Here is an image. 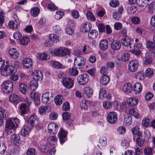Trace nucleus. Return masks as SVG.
<instances>
[{"instance_id":"obj_62","label":"nucleus","mask_w":155,"mask_h":155,"mask_svg":"<svg viewBox=\"0 0 155 155\" xmlns=\"http://www.w3.org/2000/svg\"><path fill=\"white\" fill-rule=\"evenodd\" d=\"M46 22V19L45 18H41L38 22V25L39 28L44 26Z\"/></svg>"},{"instance_id":"obj_18","label":"nucleus","mask_w":155,"mask_h":155,"mask_svg":"<svg viewBox=\"0 0 155 155\" xmlns=\"http://www.w3.org/2000/svg\"><path fill=\"white\" fill-rule=\"evenodd\" d=\"M51 110V107L50 106H41L38 109V112L41 114H45L49 112Z\"/></svg>"},{"instance_id":"obj_39","label":"nucleus","mask_w":155,"mask_h":155,"mask_svg":"<svg viewBox=\"0 0 155 155\" xmlns=\"http://www.w3.org/2000/svg\"><path fill=\"white\" fill-rule=\"evenodd\" d=\"M51 66L56 68H64V67L60 62L57 61H53L51 62Z\"/></svg>"},{"instance_id":"obj_38","label":"nucleus","mask_w":155,"mask_h":155,"mask_svg":"<svg viewBox=\"0 0 155 155\" xmlns=\"http://www.w3.org/2000/svg\"><path fill=\"white\" fill-rule=\"evenodd\" d=\"M134 77L139 80H143L145 78V75L143 72L138 71L135 73Z\"/></svg>"},{"instance_id":"obj_26","label":"nucleus","mask_w":155,"mask_h":155,"mask_svg":"<svg viewBox=\"0 0 155 155\" xmlns=\"http://www.w3.org/2000/svg\"><path fill=\"white\" fill-rule=\"evenodd\" d=\"M108 43L107 41L105 39H102L101 41L99 43V48L103 51L105 50L108 48Z\"/></svg>"},{"instance_id":"obj_8","label":"nucleus","mask_w":155,"mask_h":155,"mask_svg":"<svg viewBox=\"0 0 155 155\" xmlns=\"http://www.w3.org/2000/svg\"><path fill=\"white\" fill-rule=\"evenodd\" d=\"M77 80L79 84L81 85L85 84L89 80V76L86 74L79 75L77 77Z\"/></svg>"},{"instance_id":"obj_45","label":"nucleus","mask_w":155,"mask_h":155,"mask_svg":"<svg viewBox=\"0 0 155 155\" xmlns=\"http://www.w3.org/2000/svg\"><path fill=\"white\" fill-rule=\"evenodd\" d=\"M154 74V72L153 69L151 68H148L145 72V76L148 78L152 77Z\"/></svg>"},{"instance_id":"obj_52","label":"nucleus","mask_w":155,"mask_h":155,"mask_svg":"<svg viewBox=\"0 0 155 155\" xmlns=\"http://www.w3.org/2000/svg\"><path fill=\"white\" fill-rule=\"evenodd\" d=\"M7 112L4 108L0 107V117L3 118H6L8 117Z\"/></svg>"},{"instance_id":"obj_61","label":"nucleus","mask_w":155,"mask_h":155,"mask_svg":"<svg viewBox=\"0 0 155 155\" xmlns=\"http://www.w3.org/2000/svg\"><path fill=\"white\" fill-rule=\"evenodd\" d=\"M106 91L104 88H101L99 91V97L102 98L103 97H104L106 95Z\"/></svg>"},{"instance_id":"obj_28","label":"nucleus","mask_w":155,"mask_h":155,"mask_svg":"<svg viewBox=\"0 0 155 155\" xmlns=\"http://www.w3.org/2000/svg\"><path fill=\"white\" fill-rule=\"evenodd\" d=\"M28 87L27 85L23 83H20L19 85V90L20 91L22 94H26L28 91Z\"/></svg>"},{"instance_id":"obj_64","label":"nucleus","mask_w":155,"mask_h":155,"mask_svg":"<svg viewBox=\"0 0 155 155\" xmlns=\"http://www.w3.org/2000/svg\"><path fill=\"white\" fill-rule=\"evenodd\" d=\"M136 8L134 6L130 7L127 9V12L131 15L134 14L136 12Z\"/></svg>"},{"instance_id":"obj_25","label":"nucleus","mask_w":155,"mask_h":155,"mask_svg":"<svg viewBox=\"0 0 155 155\" xmlns=\"http://www.w3.org/2000/svg\"><path fill=\"white\" fill-rule=\"evenodd\" d=\"M37 119L35 115L33 114L31 115L28 119V123L32 127H34L35 125V122Z\"/></svg>"},{"instance_id":"obj_3","label":"nucleus","mask_w":155,"mask_h":155,"mask_svg":"<svg viewBox=\"0 0 155 155\" xmlns=\"http://www.w3.org/2000/svg\"><path fill=\"white\" fill-rule=\"evenodd\" d=\"M16 127L12 119L8 120L6 122L5 130L8 134H11L12 130H14Z\"/></svg>"},{"instance_id":"obj_22","label":"nucleus","mask_w":155,"mask_h":155,"mask_svg":"<svg viewBox=\"0 0 155 155\" xmlns=\"http://www.w3.org/2000/svg\"><path fill=\"white\" fill-rule=\"evenodd\" d=\"M100 83L104 85H107L110 82L109 77L106 75H104L100 78Z\"/></svg>"},{"instance_id":"obj_56","label":"nucleus","mask_w":155,"mask_h":155,"mask_svg":"<svg viewBox=\"0 0 155 155\" xmlns=\"http://www.w3.org/2000/svg\"><path fill=\"white\" fill-rule=\"evenodd\" d=\"M48 8L51 11H54L57 10L58 7L56 6L54 3H51L48 5Z\"/></svg>"},{"instance_id":"obj_7","label":"nucleus","mask_w":155,"mask_h":155,"mask_svg":"<svg viewBox=\"0 0 155 155\" xmlns=\"http://www.w3.org/2000/svg\"><path fill=\"white\" fill-rule=\"evenodd\" d=\"M13 17L15 19L14 21H9L8 23V26L11 28L16 29L19 27V21L16 14H13Z\"/></svg>"},{"instance_id":"obj_21","label":"nucleus","mask_w":155,"mask_h":155,"mask_svg":"<svg viewBox=\"0 0 155 155\" xmlns=\"http://www.w3.org/2000/svg\"><path fill=\"white\" fill-rule=\"evenodd\" d=\"M142 89V85L139 83H137L134 85L133 90L136 94H139Z\"/></svg>"},{"instance_id":"obj_31","label":"nucleus","mask_w":155,"mask_h":155,"mask_svg":"<svg viewBox=\"0 0 155 155\" xmlns=\"http://www.w3.org/2000/svg\"><path fill=\"white\" fill-rule=\"evenodd\" d=\"M150 2V0H136L137 4L139 6L144 7L147 6Z\"/></svg>"},{"instance_id":"obj_13","label":"nucleus","mask_w":155,"mask_h":155,"mask_svg":"<svg viewBox=\"0 0 155 155\" xmlns=\"http://www.w3.org/2000/svg\"><path fill=\"white\" fill-rule=\"evenodd\" d=\"M67 133L62 128L60 129L58 135L61 144H62L65 142V138L67 137Z\"/></svg>"},{"instance_id":"obj_50","label":"nucleus","mask_w":155,"mask_h":155,"mask_svg":"<svg viewBox=\"0 0 155 155\" xmlns=\"http://www.w3.org/2000/svg\"><path fill=\"white\" fill-rule=\"evenodd\" d=\"M89 102L85 100H82L80 103V105L82 109L86 110L88 109Z\"/></svg>"},{"instance_id":"obj_27","label":"nucleus","mask_w":155,"mask_h":155,"mask_svg":"<svg viewBox=\"0 0 155 155\" xmlns=\"http://www.w3.org/2000/svg\"><path fill=\"white\" fill-rule=\"evenodd\" d=\"M138 102V100L135 97H130L127 100V104L130 106L136 105Z\"/></svg>"},{"instance_id":"obj_11","label":"nucleus","mask_w":155,"mask_h":155,"mask_svg":"<svg viewBox=\"0 0 155 155\" xmlns=\"http://www.w3.org/2000/svg\"><path fill=\"white\" fill-rule=\"evenodd\" d=\"M59 128V127L53 122L50 123L48 125V130L50 134H56Z\"/></svg>"},{"instance_id":"obj_59","label":"nucleus","mask_w":155,"mask_h":155,"mask_svg":"<svg viewBox=\"0 0 155 155\" xmlns=\"http://www.w3.org/2000/svg\"><path fill=\"white\" fill-rule=\"evenodd\" d=\"M130 58V55L127 53L123 54L121 56L122 60L123 61H126L129 60Z\"/></svg>"},{"instance_id":"obj_33","label":"nucleus","mask_w":155,"mask_h":155,"mask_svg":"<svg viewBox=\"0 0 155 155\" xmlns=\"http://www.w3.org/2000/svg\"><path fill=\"white\" fill-rule=\"evenodd\" d=\"M98 32L95 30H91L90 31L88 34V37L91 39L96 38Z\"/></svg>"},{"instance_id":"obj_60","label":"nucleus","mask_w":155,"mask_h":155,"mask_svg":"<svg viewBox=\"0 0 155 155\" xmlns=\"http://www.w3.org/2000/svg\"><path fill=\"white\" fill-rule=\"evenodd\" d=\"M131 21L132 23L135 24H138L140 22L139 18L137 17H134L131 19Z\"/></svg>"},{"instance_id":"obj_15","label":"nucleus","mask_w":155,"mask_h":155,"mask_svg":"<svg viewBox=\"0 0 155 155\" xmlns=\"http://www.w3.org/2000/svg\"><path fill=\"white\" fill-rule=\"evenodd\" d=\"M9 101L14 105H16L19 101V97L15 94H12L9 97Z\"/></svg>"},{"instance_id":"obj_43","label":"nucleus","mask_w":155,"mask_h":155,"mask_svg":"<svg viewBox=\"0 0 155 155\" xmlns=\"http://www.w3.org/2000/svg\"><path fill=\"white\" fill-rule=\"evenodd\" d=\"M86 16L87 19L91 21H94L96 20V18L93 14L90 12L88 11L87 12Z\"/></svg>"},{"instance_id":"obj_14","label":"nucleus","mask_w":155,"mask_h":155,"mask_svg":"<svg viewBox=\"0 0 155 155\" xmlns=\"http://www.w3.org/2000/svg\"><path fill=\"white\" fill-rule=\"evenodd\" d=\"M33 78L36 81L41 80L43 78L41 71L39 70H35L32 73Z\"/></svg>"},{"instance_id":"obj_1","label":"nucleus","mask_w":155,"mask_h":155,"mask_svg":"<svg viewBox=\"0 0 155 155\" xmlns=\"http://www.w3.org/2000/svg\"><path fill=\"white\" fill-rule=\"evenodd\" d=\"M1 89L4 93L6 94L12 93L13 90V82L10 80L4 81L2 84Z\"/></svg>"},{"instance_id":"obj_9","label":"nucleus","mask_w":155,"mask_h":155,"mask_svg":"<svg viewBox=\"0 0 155 155\" xmlns=\"http://www.w3.org/2000/svg\"><path fill=\"white\" fill-rule=\"evenodd\" d=\"M121 42L124 45L131 48V45L133 43L132 39L127 35H124L121 38Z\"/></svg>"},{"instance_id":"obj_29","label":"nucleus","mask_w":155,"mask_h":155,"mask_svg":"<svg viewBox=\"0 0 155 155\" xmlns=\"http://www.w3.org/2000/svg\"><path fill=\"white\" fill-rule=\"evenodd\" d=\"M143 63L146 64H149L151 63L152 60L151 55L149 53H147L143 59Z\"/></svg>"},{"instance_id":"obj_12","label":"nucleus","mask_w":155,"mask_h":155,"mask_svg":"<svg viewBox=\"0 0 155 155\" xmlns=\"http://www.w3.org/2000/svg\"><path fill=\"white\" fill-rule=\"evenodd\" d=\"M63 85L66 88L70 89L72 88L74 85V81L70 78H64L62 81Z\"/></svg>"},{"instance_id":"obj_46","label":"nucleus","mask_w":155,"mask_h":155,"mask_svg":"<svg viewBox=\"0 0 155 155\" xmlns=\"http://www.w3.org/2000/svg\"><path fill=\"white\" fill-rule=\"evenodd\" d=\"M63 97L61 95H58L56 96L54 98V102L57 105L61 104L62 102Z\"/></svg>"},{"instance_id":"obj_57","label":"nucleus","mask_w":155,"mask_h":155,"mask_svg":"<svg viewBox=\"0 0 155 155\" xmlns=\"http://www.w3.org/2000/svg\"><path fill=\"white\" fill-rule=\"evenodd\" d=\"M70 53V51L67 48L63 49L61 48V56H64L67 55H69Z\"/></svg>"},{"instance_id":"obj_36","label":"nucleus","mask_w":155,"mask_h":155,"mask_svg":"<svg viewBox=\"0 0 155 155\" xmlns=\"http://www.w3.org/2000/svg\"><path fill=\"white\" fill-rule=\"evenodd\" d=\"M30 130L29 127L25 125L21 130V133L22 135L26 136L29 134Z\"/></svg>"},{"instance_id":"obj_32","label":"nucleus","mask_w":155,"mask_h":155,"mask_svg":"<svg viewBox=\"0 0 155 155\" xmlns=\"http://www.w3.org/2000/svg\"><path fill=\"white\" fill-rule=\"evenodd\" d=\"M38 58L40 60H45L49 59L50 56L47 54L45 53H39L37 54Z\"/></svg>"},{"instance_id":"obj_24","label":"nucleus","mask_w":155,"mask_h":155,"mask_svg":"<svg viewBox=\"0 0 155 155\" xmlns=\"http://www.w3.org/2000/svg\"><path fill=\"white\" fill-rule=\"evenodd\" d=\"M81 31L82 32H87L89 31L92 28V25L91 23L87 22L84 23L82 25Z\"/></svg>"},{"instance_id":"obj_63","label":"nucleus","mask_w":155,"mask_h":155,"mask_svg":"<svg viewBox=\"0 0 155 155\" xmlns=\"http://www.w3.org/2000/svg\"><path fill=\"white\" fill-rule=\"evenodd\" d=\"M14 38L16 40H20L22 36L21 33L19 31H16L13 34Z\"/></svg>"},{"instance_id":"obj_5","label":"nucleus","mask_w":155,"mask_h":155,"mask_svg":"<svg viewBox=\"0 0 155 155\" xmlns=\"http://www.w3.org/2000/svg\"><path fill=\"white\" fill-rule=\"evenodd\" d=\"M15 68L13 66L6 64L5 66L4 69L1 72V75L3 76H7L9 74L14 73Z\"/></svg>"},{"instance_id":"obj_4","label":"nucleus","mask_w":155,"mask_h":155,"mask_svg":"<svg viewBox=\"0 0 155 155\" xmlns=\"http://www.w3.org/2000/svg\"><path fill=\"white\" fill-rule=\"evenodd\" d=\"M53 97V94L52 93L45 92L42 95L41 101L45 104H49L52 100Z\"/></svg>"},{"instance_id":"obj_23","label":"nucleus","mask_w":155,"mask_h":155,"mask_svg":"<svg viewBox=\"0 0 155 155\" xmlns=\"http://www.w3.org/2000/svg\"><path fill=\"white\" fill-rule=\"evenodd\" d=\"M107 143V140L104 136L101 137L99 139L98 144L97 146L100 149L103 146H105Z\"/></svg>"},{"instance_id":"obj_10","label":"nucleus","mask_w":155,"mask_h":155,"mask_svg":"<svg viewBox=\"0 0 155 155\" xmlns=\"http://www.w3.org/2000/svg\"><path fill=\"white\" fill-rule=\"evenodd\" d=\"M138 65L139 62L137 60H133L130 61L129 64L128 69L131 72H135L137 69Z\"/></svg>"},{"instance_id":"obj_16","label":"nucleus","mask_w":155,"mask_h":155,"mask_svg":"<svg viewBox=\"0 0 155 155\" xmlns=\"http://www.w3.org/2000/svg\"><path fill=\"white\" fill-rule=\"evenodd\" d=\"M22 63L24 66L27 68H29L33 65L32 60L29 58H25L23 59Z\"/></svg>"},{"instance_id":"obj_17","label":"nucleus","mask_w":155,"mask_h":155,"mask_svg":"<svg viewBox=\"0 0 155 155\" xmlns=\"http://www.w3.org/2000/svg\"><path fill=\"white\" fill-rule=\"evenodd\" d=\"M9 54L12 58L15 59L19 56V54L15 48H11L8 51Z\"/></svg>"},{"instance_id":"obj_53","label":"nucleus","mask_w":155,"mask_h":155,"mask_svg":"<svg viewBox=\"0 0 155 155\" xmlns=\"http://www.w3.org/2000/svg\"><path fill=\"white\" fill-rule=\"evenodd\" d=\"M64 15V13L61 11H57L54 15V18L57 20L61 18Z\"/></svg>"},{"instance_id":"obj_34","label":"nucleus","mask_w":155,"mask_h":155,"mask_svg":"<svg viewBox=\"0 0 155 155\" xmlns=\"http://www.w3.org/2000/svg\"><path fill=\"white\" fill-rule=\"evenodd\" d=\"M20 137L17 134H13L11 135V141L12 143L17 144L20 140Z\"/></svg>"},{"instance_id":"obj_51","label":"nucleus","mask_w":155,"mask_h":155,"mask_svg":"<svg viewBox=\"0 0 155 155\" xmlns=\"http://www.w3.org/2000/svg\"><path fill=\"white\" fill-rule=\"evenodd\" d=\"M146 45L147 48L151 49L150 51L152 53V51L155 48V43L152 41H147L146 42Z\"/></svg>"},{"instance_id":"obj_37","label":"nucleus","mask_w":155,"mask_h":155,"mask_svg":"<svg viewBox=\"0 0 155 155\" xmlns=\"http://www.w3.org/2000/svg\"><path fill=\"white\" fill-rule=\"evenodd\" d=\"M49 39L54 42L57 43L59 41V36L54 34H52L49 36Z\"/></svg>"},{"instance_id":"obj_47","label":"nucleus","mask_w":155,"mask_h":155,"mask_svg":"<svg viewBox=\"0 0 155 155\" xmlns=\"http://www.w3.org/2000/svg\"><path fill=\"white\" fill-rule=\"evenodd\" d=\"M40 10L38 7L32 8L31 11V15L34 17H37L39 13Z\"/></svg>"},{"instance_id":"obj_6","label":"nucleus","mask_w":155,"mask_h":155,"mask_svg":"<svg viewBox=\"0 0 155 155\" xmlns=\"http://www.w3.org/2000/svg\"><path fill=\"white\" fill-rule=\"evenodd\" d=\"M107 122L111 124H114L116 123L117 119V113L115 112H109L107 116Z\"/></svg>"},{"instance_id":"obj_54","label":"nucleus","mask_w":155,"mask_h":155,"mask_svg":"<svg viewBox=\"0 0 155 155\" xmlns=\"http://www.w3.org/2000/svg\"><path fill=\"white\" fill-rule=\"evenodd\" d=\"M71 15L72 17L75 19L79 18L80 16L79 12L76 10H72L71 12Z\"/></svg>"},{"instance_id":"obj_44","label":"nucleus","mask_w":155,"mask_h":155,"mask_svg":"<svg viewBox=\"0 0 155 155\" xmlns=\"http://www.w3.org/2000/svg\"><path fill=\"white\" fill-rule=\"evenodd\" d=\"M132 122V117L131 116L127 115L125 116L124 119V123L125 125H129Z\"/></svg>"},{"instance_id":"obj_30","label":"nucleus","mask_w":155,"mask_h":155,"mask_svg":"<svg viewBox=\"0 0 155 155\" xmlns=\"http://www.w3.org/2000/svg\"><path fill=\"white\" fill-rule=\"evenodd\" d=\"M123 90L125 93H130L132 90V86L130 83H127L123 86Z\"/></svg>"},{"instance_id":"obj_55","label":"nucleus","mask_w":155,"mask_h":155,"mask_svg":"<svg viewBox=\"0 0 155 155\" xmlns=\"http://www.w3.org/2000/svg\"><path fill=\"white\" fill-rule=\"evenodd\" d=\"M69 73L72 76H76L78 74L79 72L77 69L72 68L69 69Z\"/></svg>"},{"instance_id":"obj_41","label":"nucleus","mask_w":155,"mask_h":155,"mask_svg":"<svg viewBox=\"0 0 155 155\" xmlns=\"http://www.w3.org/2000/svg\"><path fill=\"white\" fill-rule=\"evenodd\" d=\"M48 141L52 143V144L54 145L58 141V138L57 137L54 135L51 136H49L48 138Z\"/></svg>"},{"instance_id":"obj_19","label":"nucleus","mask_w":155,"mask_h":155,"mask_svg":"<svg viewBox=\"0 0 155 155\" xmlns=\"http://www.w3.org/2000/svg\"><path fill=\"white\" fill-rule=\"evenodd\" d=\"M83 93L86 94L87 97L89 98L92 96L93 93V90L90 87H86L84 90Z\"/></svg>"},{"instance_id":"obj_2","label":"nucleus","mask_w":155,"mask_h":155,"mask_svg":"<svg viewBox=\"0 0 155 155\" xmlns=\"http://www.w3.org/2000/svg\"><path fill=\"white\" fill-rule=\"evenodd\" d=\"M86 61V59L83 57L78 56L74 59V65L76 68L82 69L84 67Z\"/></svg>"},{"instance_id":"obj_58","label":"nucleus","mask_w":155,"mask_h":155,"mask_svg":"<svg viewBox=\"0 0 155 155\" xmlns=\"http://www.w3.org/2000/svg\"><path fill=\"white\" fill-rule=\"evenodd\" d=\"M61 48H56L53 51H51L52 54L56 56H60L61 54Z\"/></svg>"},{"instance_id":"obj_49","label":"nucleus","mask_w":155,"mask_h":155,"mask_svg":"<svg viewBox=\"0 0 155 155\" xmlns=\"http://www.w3.org/2000/svg\"><path fill=\"white\" fill-rule=\"evenodd\" d=\"M21 44L23 45H26L30 40L29 38L27 36H22L20 39Z\"/></svg>"},{"instance_id":"obj_48","label":"nucleus","mask_w":155,"mask_h":155,"mask_svg":"<svg viewBox=\"0 0 155 155\" xmlns=\"http://www.w3.org/2000/svg\"><path fill=\"white\" fill-rule=\"evenodd\" d=\"M129 113L134 117L137 118L139 117V114L137 110L134 108H132L129 110Z\"/></svg>"},{"instance_id":"obj_20","label":"nucleus","mask_w":155,"mask_h":155,"mask_svg":"<svg viewBox=\"0 0 155 155\" xmlns=\"http://www.w3.org/2000/svg\"><path fill=\"white\" fill-rule=\"evenodd\" d=\"M121 47V44L118 41H114L111 43V47L113 50H118Z\"/></svg>"},{"instance_id":"obj_40","label":"nucleus","mask_w":155,"mask_h":155,"mask_svg":"<svg viewBox=\"0 0 155 155\" xmlns=\"http://www.w3.org/2000/svg\"><path fill=\"white\" fill-rule=\"evenodd\" d=\"M143 152L144 155H152L154 151L152 148L148 147L144 149Z\"/></svg>"},{"instance_id":"obj_42","label":"nucleus","mask_w":155,"mask_h":155,"mask_svg":"<svg viewBox=\"0 0 155 155\" xmlns=\"http://www.w3.org/2000/svg\"><path fill=\"white\" fill-rule=\"evenodd\" d=\"M19 111L22 115L25 114L26 110V104L25 103H22L19 105Z\"/></svg>"},{"instance_id":"obj_35","label":"nucleus","mask_w":155,"mask_h":155,"mask_svg":"<svg viewBox=\"0 0 155 155\" xmlns=\"http://www.w3.org/2000/svg\"><path fill=\"white\" fill-rule=\"evenodd\" d=\"M38 86V82L34 80H31L29 83V86L30 89L32 91L36 90Z\"/></svg>"}]
</instances>
